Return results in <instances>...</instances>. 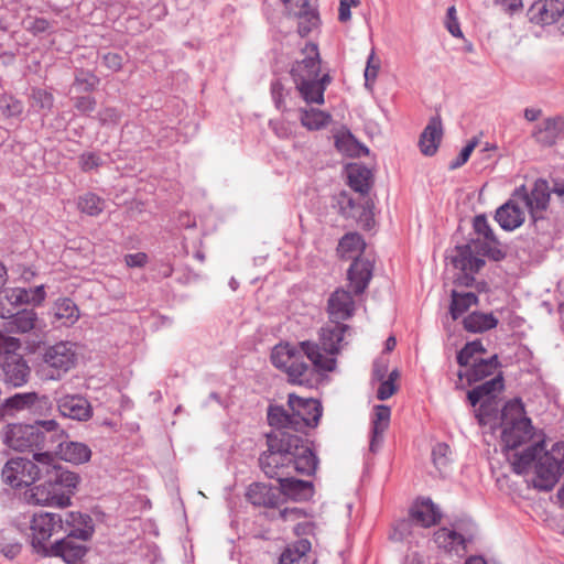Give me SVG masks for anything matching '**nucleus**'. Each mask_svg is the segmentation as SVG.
Here are the masks:
<instances>
[{
  "label": "nucleus",
  "instance_id": "nucleus-34",
  "mask_svg": "<svg viewBox=\"0 0 564 564\" xmlns=\"http://www.w3.org/2000/svg\"><path fill=\"white\" fill-rule=\"evenodd\" d=\"M464 328L470 333H482L495 328L498 319L492 313L474 312L463 321Z\"/></svg>",
  "mask_w": 564,
  "mask_h": 564
},
{
  "label": "nucleus",
  "instance_id": "nucleus-53",
  "mask_svg": "<svg viewBox=\"0 0 564 564\" xmlns=\"http://www.w3.org/2000/svg\"><path fill=\"white\" fill-rule=\"evenodd\" d=\"M478 144V139L474 138L471 139L460 151L459 155L456 158V160L452 161L451 163V169H457V167H460L462 165H464L470 154L473 153V151L475 150V148L477 147Z\"/></svg>",
  "mask_w": 564,
  "mask_h": 564
},
{
  "label": "nucleus",
  "instance_id": "nucleus-55",
  "mask_svg": "<svg viewBox=\"0 0 564 564\" xmlns=\"http://www.w3.org/2000/svg\"><path fill=\"white\" fill-rule=\"evenodd\" d=\"M335 145L338 151L344 152L350 156L356 154V142L350 134L336 137Z\"/></svg>",
  "mask_w": 564,
  "mask_h": 564
},
{
  "label": "nucleus",
  "instance_id": "nucleus-2",
  "mask_svg": "<svg viewBox=\"0 0 564 564\" xmlns=\"http://www.w3.org/2000/svg\"><path fill=\"white\" fill-rule=\"evenodd\" d=\"M259 464L268 477L279 480L290 474L291 467L299 474H314L317 459L301 437L281 432L268 436V449L259 457Z\"/></svg>",
  "mask_w": 564,
  "mask_h": 564
},
{
  "label": "nucleus",
  "instance_id": "nucleus-30",
  "mask_svg": "<svg viewBox=\"0 0 564 564\" xmlns=\"http://www.w3.org/2000/svg\"><path fill=\"white\" fill-rule=\"evenodd\" d=\"M564 131L563 118H549L534 131L536 141L543 145H552Z\"/></svg>",
  "mask_w": 564,
  "mask_h": 564
},
{
  "label": "nucleus",
  "instance_id": "nucleus-44",
  "mask_svg": "<svg viewBox=\"0 0 564 564\" xmlns=\"http://www.w3.org/2000/svg\"><path fill=\"white\" fill-rule=\"evenodd\" d=\"M486 352L485 347L480 340H474L467 343L464 348L457 355V362L462 367L471 366L475 361L480 358L478 356Z\"/></svg>",
  "mask_w": 564,
  "mask_h": 564
},
{
  "label": "nucleus",
  "instance_id": "nucleus-12",
  "mask_svg": "<svg viewBox=\"0 0 564 564\" xmlns=\"http://www.w3.org/2000/svg\"><path fill=\"white\" fill-rule=\"evenodd\" d=\"M33 459L41 464L43 477L52 479L57 488L69 494V498L74 494V489L79 482V477L76 473L64 469L57 462L55 455L48 451L37 452L33 454Z\"/></svg>",
  "mask_w": 564,
  "mask_h": 564
},
{
  "label": "nucleus",
  "instance_id": "nucleus-60",
  "mask_svg": "<svg viewBox=\"0 0 564 564\" xmlns=\"http://www.w3.org/2000/svg\"><path fill=\"white\" fill-rule=\"evenodd\" d=\"M98 118L102 124H107V123L116 124L119 122L120 113L118 112V110L116 108L108 107V108H105L101 111H99Z\"/></svg>",
  "mask_w": 564,
  "mask_h": 564
},
{
  "label": "nucleus",
  "instance_id": "nucleus-28",
  "mask_svg": "<svg viewBox=\"0 0 564 564\" xmlns=\"http://www.w3.org/2000/svg\"><path fill=\"white\" fill-rule=\"evenodd\" d=\"M280 491L289 499L295 501L307 500L313 496L314 488L310 481L295 479L293 477H282L279 480Z\"/></svg>",
  "mask_w": 564,
  "mask_h": 564
},
{
  "label": "nucleus",
  "instance_id": "nucleus-40",
  "mask_svg": "<svg viewBox=\"0 0 564 564\" xmlns=\"http://www.w3.org/2000/svg\"><path fill=\"white\" fill-rule=\"evenodd\" d=\"M247 498L254 506L273 507L275 505V496L270 488L262 484L250 485Z\"/></svg>",
  "mask_w": 564,
  "mask_h": 564
},
{
  "label": "nucleus",
  "instance_id": "nucleus-57",
  "mask_svg": "<svg viewBox=\"0 0 564 564\" xmlns=\"http://www.w3.org/2000/svg\"><path fill=\"white\" fill-rule=\"evenodd\" d=\"M278 518L284 522H295L306 518V512L300 508H284L279 511Z\"/></svg>",
  "mask_w": 564,
  "mask_h": 564
},
{
  "label": "nucleus",
  "instance_id": "nucleus-48",
  "mask_svg": "<svg viewBox=\"0 0 564 564\" xmlns=\"http://www.w3.org/2000/svg\"><path fill=\"white\" fill-rule=\"evenodd\" d=\"M381 67V62L378 56H376L375 51H371V53L368 56L367 65L365 69V86L368 89H372L376 79L378 77L379 70Z\"/></svg>",
  "mask_w": 564,
  "mask_h": 564
},
{
  "label": "nucleus",
  "instance_id": "nucleus-26",
  "mask_svg": "<svg viewBox=\"0 0 564 564\" xmlns=\"http://www.w3.org/2000/svg\"><path fill=\"white\" fill-rule=\"evenodd\" d=\"M54 454L58 455L61 459L73 464H84L91 457V451L86 444L72 441H59L54 446Z\"/></svg>",
  "mask_w": 564,
  "mask_h": 564
},
{
  "label": "nucleus",
  "instance_id": "nucleus-52",
  "mask_svg": "<svg viewBox=\"0 0 564 564\" xmlns=\"http://www.w3.org/2000/svg\"><path fill=\"white\" fill-rule=\"evenodd\" d=\"M451 453L449 446L445 443H438L432 452L433 462L437 468L446 466L448 463L447 455Z\"/></svg>",
  "mask_w": 564,
  "mask_h": 564
},
{
  "label": "nucleus",
  "instance_id": "nucleus-21",
  "mask_svg": "<svg viewBox=\"0 0 564 564\" xmlns=\"http://www.w3.org/2000/svg\"><path fill=\"white\" fill-rule=\"evenodd\" d=\"M355 313V301L345 289L335 290L327 301V314L332 323L349 319Z\"/></svg>",
  "mask_w": 564,
  "mask_h": 564
},
{
  "label": "nucleus",
  "instance_id": "nucleus-8",
  "mask_svg": "<svg viewBox=\"0 0 564 564\" xmlns=\"http://www.w3.org/2000/svg\"><path fill=\"white\" fill-rule=\"evenodd\" d=\"M20 340L14 337L4 336L0 332V357L4 358L2 369L4 382L13 387H21L26 383L30 376V368L23 357L17 351L20 349Z\"/></svg>",
  "mask_w": 564,
  "mask_h": 564
},
{
  "label": "nucleus",
  "instance_id": "nucleus-37",
  "mask_svg": "<svg viewBox=\"0 0 564 564\" xmlns=\"http://www.w3.org/2000/svg\"><path fill=\"white\" fill-rule=\"evenodd\" d=\"M312 544L306 539H301L289 544L280 555L279 564H299L311 551Z\"/></svg>",
  "mask_w": 564,
  "mask_h": 564
},
{
  "label": "nucleus",
  "instance_id": "nucleus-10",
  "mask_svg": "<svg viewBox=\"0 0 564 564\" xmlns=\"http://www.w3.org/2000/svg\"><path fill=\"white\" fill-rule=\"evenodd\" d=\"M4 443L14 451L44 449L51 452L47 445L46 435L37 426L10 424L7 426Z\"/></svg>",
  "mask_w": 564,
  "mask_h": 564
},
{
  "label": "nucleus",
  "instance_id": "nucleus-38",
  "mask_svg": "<svg viewBox=\"0 0 564 564\" xmlns=\"http://www.w3.org/2000/svg\"><path fill=\"white\" fill-rule=\"evenodd\" d=\"M453 264L456 269L466 274L478 272L485 264L480 258L474 257L468 247L458 248L457 254L453 258Z\"/></svg>",
  "mask_w": 564,
  "mask_h": 564
},
{
  "label": "nucleus",
  "instance_id": "nucleus-42",
  "mask_svg": "<svg viewBox=\"0 0 564 564\" xmlns=\"http://www.w3.org/2000/svg\"><path fill=\"white\" fill-rule=\"evenodd\" d=\"M22 545L12 529L0 531V552L9 560H13L21 552Z\"/></svg>",
  "mask_w": 564,
  "mask_h": 564
},
{
  "label": "nucleus",
  "instance_id": "nucleus-27",
  "mask_svg": "<svg viewBox=\"0 0 564 564\" xmlns=\"http://www.w3.org/2000/svg\"><path fill=\"white\" fill-rule=\"evenodd\" d=\"M434 541L446 553H455L459 556L466 553L467 540L454 530L447 528L438 529L434 533Z\"/></svg>",
  "mask_w": 564,
  "mask_h": 564
},
{
  "label": "nucleus",
  "instance_id": "nucleus-56",
  "mask_svg": "<svg viewBox=\"0 0 564 564\" xmlns=\"http://www.w3.org/2000/svg\"><path fill=\"white\" fill-rule=\"evenodd\" d=\"M32 99L42 109H51L54 101L53 95L43 89L33 90Z\"/></svg>",
  "mask_w": 564,
  "mask_h": 564
},
{
  "label": "nucleus",
  "instance_id": "nucleus-15",
  "mask_svg": "<svg viewBox=\"0 0 564 564\" xmlns=\"http://www.w3.org/2000/svg\"><path fill=\"white\" fill-rule=\"evenodd\" d=\"M474 229L477 238L474 240L475 248L496 261L503 258V252L499 247V241L487 218L484 215H478L474 219Z\"/></svg>",
  "mask_w": 564,
  "mask_h": 564
},
{
  "label": "nucleus",
  "instance_id": "nucleus-3",
  "mask_svg": "<svg viewBox=\"0 0 564 564\" xmlns=\"http://www.w3.org/2000/svg\"><path fill=\"white\" fill-rule=\"evenodd\" d=\"M91 518L87 514L69 511L64 514L55 512L35 513L30 523L31 545L37 554L45 556L53 543L51 538L69 532L83 538H90Z\"/></svg>",
  "mask_w": 564,
  "mask_h": 564
},
{
  "label": "nucleus",
  "instance_id": "nucleus-59",
  "mask_svg": "<svg viewBox=\"0 0 564 564\" xmlns=\"http://www.w3.org/2000/svg\"><path fill=\"white\" fill-rule=\"evenodd\" d=\"M360 4L359 0H340L338 8V19L340 22H347L351 18L350 9Z\"/></svg>",
  "mask_w": 564,
  "mask_h": 564
},
{
  "label": "nucleus",
  "instance_id": "nucleus-19",
  "mask_svg": "<svg viewBox=\"0 0 564 564\" xmlns=\"http://www.w3.org/2000/svg\"><path fill=\"white\" fill-rule=\"evenodd\" d=\"M502 390L503 379L501 375H498L468 392L467 397L473 406L484 400L476 415L480 424L486 423L485 415H487V406L490 401L494 400Z\"/></svg>",
  "mask_w": 564,
  "mask_h": 564
},
{
  "label": "nucleus",
  "instance_id": "nucleus-6",
  "mask_svg": "<svg viewBox=\"0 0 564 564\" xmlns=\"http://www.w3.org/2000/svg\"><path fill=\"white\" fill-rule=\"evenodd\" d=\"M501 443L503 451H513L519 446L543 437L536 434L531 420L525 414L524 404L520 399L509 401L502 410Z\"/></svg>",
  "mask_w": 564,
  "mask_h": 564
},
{
  "label": "nucleus",
  "instance_id": "nucleus-50",
  "mask_svg": "<svg viewBox=\"0 0 564 564\" xmlns=\"http://www.w3.org/2000/svg\"><path fill=\"white\" fill-rule=\"evenodd\" d=\"M22 23L24 29L35 36L45 33L51 29V22L44 18L29 15L23 20Z\"/></svg>",
  "mask_w": 564,
  "mask_h": 564
},
{
  "label": "nucleus",
  "instance_id": "nucleus-63",
  "mask_svg": "<svg viewBox=\"0 0 564 564\" xmlns=\"http://www.w3.org/2000/svg\"><path fill=\"white\" fill-rule=\"evenodd\" d=\"M104 63L113 72H119L122 68V57L117 53H107L104 55Z\"/></svg>",
  "mask_w": 564,
  "mask_h": 564
},
{
  "label": "nucleus",
  "instance_id": "nucleus-31",
  "mask_svg": "<svg viewBox=\"0 0 564 564\" xmlns=\"http://www.w3.org/2000/svg\"><path fill=\"white\" fill-rule=\"evenodd\" d=\"M391 410L389 406L379 404L375 406V415L372 420V437L370 442V451L375 452L382 441L384 431L389 427Z\"/></svg>",
  "mask_w": 564,
  "mask_h": 564
},
{
  "label": "nucleus",
  "instance_id": "nucleus-49",
  "mask_svg": "<svg viewBox=\"0 0 564 564\" xmlns=\"http://www.w3.org/2000/svg\"><path fill=\"white\" fill-rule=\"evenodd\" d=\"M400 375L398 370H392L388 377L387 380H383L377 391V398L379 400H387L390 397H392L398 389L397 380L399 379Z\"/></svg>",
  "mask_w": 564,
  "mask_h": 564
},
{
  "label": "nucleus",
  "instance_id": "nucleus-47",
  "mask_svg": "<svg viewBox=\"0 0 564 564\" xmlns=\"http://www.w3.org/2000/svg\"><path fill=\"white\" fill-rule=\"evenodd\" d=\"M37 399L39 397L35 392L17 393L13 397L8 398L4 405L7 409L21 411L24 409H30L37 401Z\"/></svg>",
  "mask_w": 564,
  "mask_h": 564
},
{
  "label": "nucleus",
  "instance_id": "nucleus-11",
  "mask_svg": "<svg viewBox=\"0 0 564 564\" xmlns=\"http://www.w3.org/2000/svg\"><path fill=\"white\" fill-rule=\"evenodd\" d=\"M43 470L35 459L15 457L4 465L2 479L12 487L30 486L43 476Z\"/></svg>",
  "mask_w": 564,
  "mask_h": 564
},
{
  "label": "nucleus",
  "instance_id": "nucleus-61",
  "mask_svg": "<svg viewBox=\"0 0 564 564\" xmlns=\"http://www.w3.org/2000/svg\"><path fill=\"white\" fill-rule=\"evenodd\" d=\"M124 262L129 268H142L148 263V256L144 252L129 253Z\"/></svg>",
  "mask_w": 564,
  "mask_h": 564
},
{
  "label": "nucleus",
  "instance_id": "nucleus-9",
  "mask_svg": "<svg viewBox=\"0 0 564 564\" xmlns=\"http://www.w3.org/2000/svg\"><path fill=\"white\" fill-rule=\"evenodd\" d=\"M77 364L76 345L59 341L47 347L43 354V369L47 370V379L58 380Z\"/></svg>",
  "mask_w": 564,
  "mask_h": 564
},
{
  "label": "nucleus",
  "instance_id": "nucleus-46",
  "mask_svg": "<svg viewBox=\"0 0 564 564\" xmlns=\"http://www.w3.org/2000/svg\"><path fill=\"white\" fill-rule=\"evenodd\" d=\"M268 421L271 426L275 427H294L299 429V421H294L293 415L288 414L280 406H271L268 412Z\"/></svg>",
  "mask_w": 564,
  "mask_h": 564
},
{
  "label": "nucleus",
  "instance_id": "nucleus-58",
  "mask_svg": "<svg viewBox=\"0 0 564 564\" xmlns=\"http://www.w3.org/2000/svg\"><path fill=\"white\" fill-rule=\"evenodd\" d=\"M99 79L97 76L90 73H80L76 75L75 84L83 85L84 89L87 91H91L98 85Z\"/></svg>",
  "mask_w": 564,
  "mask_h": 564
},
{
  "label": "nucleus",
  "instance_id": "nucleus-17",
  "mask_svg": "<svg viewBox=\"0 0 564 564\" xmlns=\"http://www.w3.org/2000/svg\"><path fill=\"white\" fill-rule=\"evenodd\" d=\"M290 17L299 20V33L307 35L319 24L315 4L311 0H282Z\"/></svg>",
  "mask_w": 564,
  "mask_h": 564
},
{
  "label": "nucleus",
  "instance_id": "nucleus-18",
  "mask_svg": "<svg viewBox=\"0 0 564 564\" xmlns=\"http://www.w3.org/2000/svg\"><path fill=\"white\" fill-rule=\"evenodd\" d=\"M29 501L34 505L65 508L69 506V494L57 488L52 479L45 477L43 484L31 488Z\"/></svg>",
  "mask_w": 564,
  "mask_h": 564
},
{
  "label": "nucleus",
  "instance_id": "nucleus-14",
  "mask_svg": "<svg viewBox=\"0 0 564 564\" xmlns=\"http://www.w3.org/2000/svg\"><path fill=\"white\" fill-rule=\"evenodd\" d=\"M514 198L524 205L536 220L540 218V213L546 209L550 200V188L545 180L539 178L534 182L531 192L527 191L524 185H521L514 191Z\"/></svg>",
  "mask_w": 564,
  "mask_h": 564
},
{
  "label": "nucleus",
  "instance_id": "nucleus-45",
  "mask_svg": "<svg viewBox=\"0 0 564 564\" xmlns=\"http://www.w3.org/2000/svg\"><path fill=\"white\" fill-rule=\"evenodd\" d=\"M34 426H37L46 435L47 445L52 447L51 453L53 454L54 444L65 436L64 431L55 420L37 421Z\"/></svg>",
  "mask_w": 564,
  "mask_h": 564
},
{
  "label": "nucleus",
  "instance_id": "nucleus-33",
  "mask_svg": "<svg viewBox=\"0 0 564 564\" xmlns=\"http://www.w3.org/2000/svg\"><path fill=\"white\" fill-rule=\"evenodd\" d=\"M54 318L64 326L74 325L79 318V310L70 299H59L53 306Z\"/></svg>",
  "mask_w": 564,
  "mask_h": 564
},
{
  "label": "nucleus",
  "instance_id": "nucleus-20",
  "mask_svg": "<svg viewBox=\"0 0 564 564\" xmlns=\"http://www.w3.org/2000/svg\"><path fill=\"white\" fill-rule=\"evenodd\" d=\"M64 534H66L65 538L56 540L51 545L48 552H46L45 557L58 556L62 557L66 563L70 564L80 560L87 552L86 546L77 542L75 539L86 541L89 538H83L79 534H70L69 532H65Z\"/></svg>",
  "mask_w": 564,
  "mask_h": 564
},
{
  "label": "nucleus",
  "instance_id": "nucleus-41",
  "mask_svg": "<svg viewBox=\"0 0 564 564\" xmlns=\"http://www.w3.org/2000/svg\"><path fill=\"white\" fill-rule=\"evenodd\" d=\"M478 297L476 294L471 292L467 293H458L456 291L452 292V303H451V315L453 319H457L463 313H465L470 306L477 305Z\"/></svg>",
  "mask_w": 564,
  "mask_h": 564
},
{
  "label": "nucleus",
  "instance_id": "nucleus-32",
  "mask_svg": "<svg viewBox=\"0 0 564 564\" xmlns=\"http://www.w3.org/2000/svg\"><path fill=\"white\" fill-rule=\"evenodd\" d=\"M348 184L362 195L368 194L372 184V173L366 166L354 164L347 169Z\"/></svg>",
  "mask_w": 564,
  "mask_h": 564
},
{
  "label": "nucleus",
  "instance_id": "nucleus-16",
  "mask_svg": "<svg viewBox=\"0 0 564 564\" xmlns=\"http://www.w3.org/2000/svg\"><path fill=\"white\" fill-rule=\"evenodd\" d=\"M288 404L294 421L300 422L299 425L314 427L318 424L323 410L317 400L290 393Z\"/></svg>",
  "mask_w": 564,
  "mask_h": 564
},
{
  "label": "nucleus",
  "instance_id": "nucleus-13",
  "mask_svg": "<svg viewBox=\"0 0 564 564\" xmlns=\"http://www.w3.org/2000/svg\"><path fill=\"white\" fill-rule=\"evenodd\" d=\"M44 286L34 289L9 288L0 293V317L11 318L17 308L22 304H41L45 299Z\"/></svg>",
  "mask_w": 564,
  "mask_h": 564
},
{
  "label": "nucleus",
  "instance_id": "nucleus-64",
  "mask_svg": "<svg viewBox=\"0 0 564 564\" xmlns=\"http://www.w3.org/2000/svg\"><path fill=\"white\" fill-rule=\"evenodd\" d=\"M315 531V524L311 521L299 522L294 527V534L296 536L312 535Z\"/></svg>",
  "mask_w": 564,
  "mask_h": 564
},
{
  "label": "nucleus",
  "instance_id": "nucleus-54",
  "mask_svg": "<svg viewBox=\"0 0 564 564\" xmlns=\"http://www.w3.org/2000/svg\"><path fill=\"white\" fill-rule=\"evenodd\" d=\"M446 29L455 37H463V32L459 26V22L456 15V9L454 6L447 9V17L445 22Z\"/></svg>",
  "mask_w": 564,
  "mask_h": 564
},
{
  "label": "nucleus",
  "instance_id": "nucleus-1",
  "mask_svg": "<svg viewBox=\"0 0 564 564\" xmlns=\"http://www.w3.org/2000/svg\"><path fill=\"white\" fill-rule=\"evenodd\" d=\"M348 329L346 324L329 321L321 328L318 341L303 340L297 346L279 344L272 349L271 361L288 375L289 382L312 388L323 373L335 370Z\"/></svg>",
  "mask_w": 564,
  "mask_h": 564
},
{
  "label": "nucleus",
  "instance_id": "nucleus-35",
  "mask_svg": "<svg viewBox=\"0 0 564 564\" xmlns=\"http://www.w3.org/2000/svg\"><path fill=\"white\" fill-rule=\"evenodd\" d=\"M498 365L497 356H492L489 359L480 358L471 365L465 377L469 383L484 380L496 372Z\"/></svg>",
  "mask_w": 564,
  "mask_h": 564
},
{
  "label": "nucleus",
  "instance_id": "nucleus-4",
  "mask_svg": "<svg viewBox=\"0 0 564 564\" xmlns=\"http://www.w3.org/2000/svg\"><path fill=\"white\" fill-rule=\"evenodd\" d=\"M302 55L291 69L296 89L306 104L323 105L324 93L332 77L328 73L321 75V57L316 44L307 43Z\"/></svg>",
  "mask_w": 564,
  "mask_h": 564
},
{
  "label": "nucleus",
  "instance_id": "nucleus-25",
  "mask_svg": "<svg viewBox=\"0 0 564 564\" xmlns=\"http://www.w3.org/2000/svg\"><path fill=\"white\" fill-rule=\"evenodd\" d=\"M442 137L443 126L441 117H432L420 137L419 147L421 152L426 156L434 155L440 147Z\"/></svg>",
  "mask_w": 564,
  "mask_h": 564
},
{
  "label": "nucleus",
  "instance_id": "nucleus-43",
  "mask_svg": "<svg viewBox=\"0 0 564 564\" xmlns=\"http://www.w3.org/2000/svg\"><path fill=\"white\" fill-rule=\"evenodd\" d=\"M77 208L89 216H98L105 208V200L95 193H85L78 197Z\"/></svg>",
  "mask_w": 564,
  "mask_h": 564
},
{
  "label": "nucleus",
  "instance_id": "nucleus-24",
  "mask_svg": "<svg viewBox=\"0 0 564 564\" xmlns=\"http://www.w3.org/2000/svg\"><path fill=\"white\" fill-rule=\"evenodd\" d=\"M520 204L513 194L509 202L497 209L495 218L502 229L514 230L524 223L525 213Z\"/></svg>",
  "mask_w": 564,
  "mask_h": 564
},
{
  "label": "nucleus",
  "instance_id": "nucleus-7",
  "mask_svg": "<svg viewBox=\"0 0 564 564\" xmlns=\"http://www.w3.org/2000/svg\"><path fill=\"white\" fill-rule=\"evenodd\" d=\"M365 248L366 243L357 232L346 234L337 247V253L341 259L354 260L348 270V280L357 295L364 293L372 276L371 261L360 258Z\"/></svg>",
  "mask_w": 564,
  "mask_h": 564
},
{
  "label": "nucleus",
  "instance_id": "nucleus-36",
  "mask_svg": "<svg viewBox=\"0 0 564 564\" xmlns=\"http://www.w3.org/2000/svg\"><path fill=\"white\" fill-rule=\"evenodd\" d=\"M332 117L328 112H325L315 108H301L300 120L303 127L307 130H321L325 128Z\"/></svg>",
  "mask_w": 564,
  "mask_h": 564
},
{
  "label": "nucleus",
  "instance_id": "nucleus-62",
  "mask_svg": "<svg viewBox=\"0 0 564 564\" xmlns=\"http://www.w3.org/2000/svg\"><path fill=\"white\" fill-rule=\"evenodd\" d=\"M96 100L93 97L84 96L76 99L75 108L80 112H91L95 110Z\"/></svg>",
  "mask_w": 564,
  "mask_h": 564
},
{
  "label": "nucleus",
  "instance_id": "nucleus-29",
  "mask_svg": "<svg viewBox=\"0 0 564 564\" xmlns=\"http://www.w3.org/2000/svg\"><path fill=\"white\" fill-rule=\"evenodd\" d=\"M411 519L423 528H430L441 520V513L431 500L416 501L410 511Z\"/></svg>",
  "mask_w": 564,
  "mask_h": 564
},
{
  "label": "nucleus",
  "instance_id": "nucleus-22",
  "mask_svg": "<svg viewBox=\"0 0 564 564\" xmlns=\"http://www.w3.org/2000/svg\"><path fill=\"white\" fill-rule=\"evenodd\" d=\"M564 11V0H536L529 8L528 15L532 23L552 25Z\"/></svg>",
  "mask_w": 564,
  "mask_h": 564
},
{
  "label": "nucleus",
  "instance_id": "nucleus-23",
  "mask_svg": "<svg viewBox=\"0 0 564 564\" xmlns=\"http://www.w3.org/2000/svg\"><path fill=\"white\" fill-rule=\"evenodd\" d=\"M59 413L72 420L87 421L93 416L89 401L79 394H65L56 400Z\"/></svg>",
  "mask_w": 564,
  "mask_h": 564
},
{
  "label": "nucleus",
  "instance_id": "nucleus-39",
  "mask_svg": "<svg viewBox=\"0 0 564 564\" xmlns=\"http://www.w3.org/2000/svg\"><path fill=\"white\" fill-rule=\"evenodd\" d=\"M9 319L6 327L9 332L26 333L35 327L37 315L33 310H22Z\"/></svg>",
  "mask_w": 564,
  "mask_h": 564
},
{
  "label": "nucleus",
  "instance_id": "nucleus-51",
  "mask_svg": "<svg viewBox=\"0 0 564 564\" xmlns=\"http://www.w3.org/2000/svg\"><path fill=\"white\" fill-rule=\"evenodd\" d=\"M101 159L94 152H85L78 158V165L83 172H89L101 165Z\"/></svg>",
  "mask_w": 564,
  "mask_h": 564
},
{
  "label": "nucleus",
  "instance_id": "nucleus-5",
  "mask_svg": "<svg viewBox=\"0 0 564 564\" xmlns=\"http://www.w3.org/2000/svg\"><path fill=\"white\" fill-rule=\"evenodd\" d=\"M509 460L513 471L519 475L534 468L535 477L532 479L534 488L549 491L558 480L560 464L546 452L543 437H539L522 453H514Z\"/></svg>",
  "mask_w": 564,
  "mask_h": 564
}]
</instances>
